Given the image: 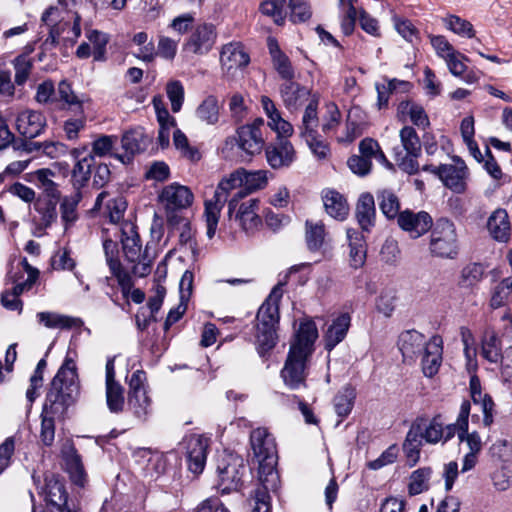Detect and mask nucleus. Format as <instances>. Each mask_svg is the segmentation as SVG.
Here are the masks:
<instances>
[{"label": "nucleus", "instance_id": "nucleus-50", "mask_svg": "<svg viewBox=\"0 0 512 512\" xmlns=\"http://www.w3.org/2000/svg\"><path fill=\"white\" fill-rule=\"evenodd\" d=\"M277 489L278 488H268L260 483V486L254 490L250 500L252 506L251 512H271V497L269 492H275Z\"/></svg>", "mask_w": 512, "mask_h": 512}, {"label": "nucleus", "instance_id": "nucleus-62", "mask_svg": "<svg viewBox=\"0 0 512 512\" xmlns=\"http://www.w3.org/2000/svg\"><path fill=\"white\" fill-rule=\"evenodd\" d=\"M57 91L51 80H46L37 86L35 100L39 104H51L55 106Z\"/></svg>", "mask_w": 512, "mask_h": 512}, {"label": "nucleus", "instance_id": "nucleus-10", "mask_svg": "<svg viewBox=\"0 0 512 512\" xmlns=\"http://www.w3.org/2000/svg\"><path fill=\"white\" fill-rule=\"evenodd\" d=\"M318 102L311 100L306 106L301 125L300 136L305 139L312 153L319 159H325L329 154V147L317 138L319 119L317 115Z\"/></svg>", "mask_w": 512, "mask_h": 512}, {"label": "nucleus", "instance_id": "nucleus-38", "mask_svg": "<svg viewBox=\"0 0 512 512\" xmlns=\"http://www.w3.org/2000/svg\"><path fill=\"white\" fill-rule=\"evenodd\" d=\"M471 404L469 401L465 400L462 402L460 407V412L457 417L456 423L449 424L446 427L443 426L444 437L442 439L443 443H446L451 438L454 437L456 432H458V438L461 442H464V434L468 431V418L470 415Z\"/></svg>", "mask_w": 512, "mask_h": 512}, {"label": "nucleus", "instance_id": "nucleus-25", "mask_svg": "<svg viewBox=\"0 0 512 512\" xmlns=\"http://www.w3.org/2000/svg\"><path fill=\"white\" fill-rule=\"evenodd\" d=\"M442 345V338L438 335L431 337L425 345L422 357V370L426 377H433L437 374L442 363Z\"/></svg>", "mask_w": 512, "mask_h": 512}, {"label": "nucleus", "instance_id": "nucleus-6", "mask_svg": "<svg viewBox=\"0 0 512 512\" xmlns=\"http://www.w3.org/2000/svg\"><path fill=\"white\" fill-rule=\"evenodd\" d=\"M243 168H238L228 176L224 177L218 184L214 195L211 199L205 201L204 216L206 220V234L209 239L213 238L220 217V212L228 201L231 191L243 188Z\"/></svg>", "mask_w": 512, "mask_h": 512}, {"label": "nucleus", "instance_id": "nucleus-19", "mask_svg": "<svg viewBox=\"0 0 512 512\" xmlns=\"http://www.w3.org/2000/svg\"><path fill=\"white\" fill-rule=\"evenodd\" d=\"M259 203L257 198L239 201L230 219L234 218L245 232H254L262 222L258 215Z\"/></svg>", "mask_w": 512, "mask_h": 512}, {"label": "nucleus", "instance_id": "nucleus-16", "mask_svg": "<svg viewBox=\"0 0 512 512\" xmlns=\"http://www.w3.org/2000/svg\"><path fill=\"white\" fill-rule=\"evenodd\" d=\"M47 127L45 115L40 111L26 109L16 118V129L25 139H33L41 135Z\"/></svg>", "mask_w": 512, "mask_h": 512}, {"label": "nucleus", "instance_id": "nucleus-4", "mask_svg": "<svg viewBox=\"0 0 512 512\" xmlns=\"http://www.w3.org/2000/svg\"><path fill=\"white\" fill-rule=\"evenodd\" d=\"M250 445L258 463L260 483L268 488H278L280 479L275 468L278 459L275 438L266 428L259 427L251 432Z\"/></svg>", "mask_w": 512, "mask_h": 512}, {"label": "nucleus", "instance_id": "nucleus-30", "mask_svg": "<svg viewBox=\"0 0 512 512\" xmlns=\"http://www.w3.org/2000/svg\"><path fill=\"white\" fill-rule=\"evenodd\" d=\"M147 144L148 139L141 128L126 131L121 138V146L125 151V155H118L117 158L123 163L125 162V158L130 161L132 156L144 151Z\"/></svg>", "mask_w": 512, "mask_h": 512}, {"label": "nucleus", "instance_id": "nucleus-47", "mask_svg": "<svg viewBox=\"0 0 512 512\" xmlns=\"http://www.w3.org/2000/svg\"><path fill=\"white\" fill-rule=\"evenodd\" d=\"M59 199L38 198L34 203V209L40 214L41 224L47 228L57 219V203Z\"/></svg>", "mask_w": 512, "mask_h": 512}, {"label": "nucleus", "instance_id": "nucleus-48", "mask_svg": "<svg viewBox=\"0 0 512 512\" xmlns=\"http://www.w3.org/2000/svg\"><path fill=\"white\" fill-rule=\"evenodd\" d=\"M58 17L59 8L54 6L49 7L41 17L42 22L50 27L46 41L50 40L52 44L58 43L59 36L61 32H64V26L66 25V23H62V21L57 22Z\"/></svg>", "mask_w": 512, "mask_h": 512}, {"label": "nucleus", "instance_id": "nucleus-7", "mask_svg": "<svg viewBox=\"0 0 512 512\" xmlns=\"http://www.w3.org/2000/svg\"><path fill=\"white\" fill-rule=\"evenodd\" d=\"M429 249L433 256L453 259L458 254V239L454 223L441 218L433 224Z\"/></svg>", "mask_w": 512, "mask_h": 512}, {"label": "nucleus", "instance_id": "nucleus-22", "mask_svg": "<svg viewBox=\"0 0 512 512\" xmlns=\"http://www.w3.org/2000/svg\"><path fill=\"white\" fill-rule=\"evenodd\" d=\"M88 98L82 94L78 95L72 89L67 80H61L57 87L55 108L66 113H81Z\"/></svg>", "mask_w": 512, "mask_h": 512}, {"label": "nucleus", "instance_id": "nucleus-13", "mask_svg": "<svg viewBox=\"0 0 512 512\" xmlns=\"http://www.w3.org/2000/svg\"><path fill=\"white\" fill-rule=\"evenodd\" d=\"M397 224L410 237L416 239L430 231L433 219L426 211L413 212L406 209L399 214Z\"/></svg>", "mask_w": 512, "mask_h": 512}, {"label": "nucleus", "instance_id": "nucleus-32", "mask_svg": "<svg viewBox=\"0 0 512 512\" xmlns=\"http://www.w3.org/2000/svg\"><path fill=\"white\" fill-rule=\"evenodd\" d=\"M356 219L363 231L369 232L375 225L376 209L374 197L370 193L360 195L356 205Z\"/></svg>", "mask_w": 512, "mask_h": 512}, {"label": "nucleus", "instance_id": "nucleus-1", "mask_svg": "<svg viewBox=\"0 0 512 512\" xmlns=\"http://www.w3.org/2000/svg\"><path fill=\"white\" fill-rule=\"evenodd\" d=\"M317 338L318 330L314 321L300 323L281 370V377L288 388L297 390L306 386V364L313 353Z\"/></svg>", "mask_w": 512, "mask_h": 512}, {"label": "nucleus", "instance_id": "nucleus-44", "mask_svg": "<svg viewBox=\"0 0 512 512\" xmlns=\"http://www.w3.org/2000/svg\"><path fill=\"white\" fill-rule=\"evenodd\" d=\"M356 391L353 387L344 386L334 397V409L341 418L347 417L354 406Z\"/></svg>", "mask_w": 512, "mask_h": 512}, {"label": "nucleus", "instance_id": "nucleus-11", "mask_svg": "<svg viewBox=\"0 0 512 512\" xmlns=\"http://www.w3.org/2000/svg\"><path fill=\"white\" fill-rule=\"evenodd\" d=\"M245 472L246 466L241 457L233 454L224 456L217 465L218 488L224 494L237 490Z\"/></svg>", "mask_w": 512, "mask_h": 512}, {"label": "nucleus", "instance_id": "nucleus-39", "mask_svg": "<svg viewBox=\"0 0 512 512\" xmlns=\"http://www.w3.org/2000/svg\"><path fill=\"white\" fill-rule=\"evenodd\" d=\"M36 317L39 323L50 329H71L73 327H81L83 325V321L80 318L61 315L54 312H39Z\"/></svg>", "mask_w": 512, "mask_h": 512}, {"label": "nucleus", "instance_id": "nucleus-59", "mask_svg": "<svg viewBox=\"0 0 512 512\" xmlns=\"http://www.w3.org/2000/svg\"><path fill=\"white\" fill-rule=\"evenodd\" d=\"M13 66L15 69V83L19 86L25 84L33 68L32 60L28 56L22 54L14 59Z\"/></svg>", "mask_w": 512, "mask_h": 512}, {"label": "nucleus", "instance_id": "nucleus-20", "mask_svg": "<svg viewBox=\"0 0 512 512\" xmlns=\"http://www.w3.org/2000/svg\"><path fill=\"white\" fill-rule=\"evenodd\" d=\"M265 154L268 164L273 169L290 166L296 157L292 143L284 138H277L275 143L269 144Z\"/></svg>", "mask_w": 512, "mask_h": 512}, {"label": "nucleus", "instance_id": "nucleus-31", "mask_svg": "<svg viewBox=\"0 0 512 512\" xmlns=\"http://www.w3.org/2000/svg\"><path fill=\"white\" fill-rule=\"evenodd\" d=\"M425 337L416 330H408L399 336L398 346L404 359L413 360L424 351Z\"/></svg>", "mask_w": 512, "mask_h": 512}, {"label": "nucleus", "instance_id": "nucleus-49", "mask_svg": "<svg viewBox=\"0 0 512 512\" xmlns=\"http://www.w3.org/2000/svg\"><path fill=\"white\" fill-rule=\"evenodd\" d=\"M305 226V239L308 249L310 251H318L322 247L324 242V225L321 222H313L307 220Z\"/></svg>", "mask_w": 512, "mask_h": 512}, {"label": "nucleus", "instance_id": "nucleus-15", "mask_svg": "<svg viewBox=\"0 0 512 512\" xmlns=\"http://www.w3.org/2000/svg\"><path fill=\"white\" fill-rule=\"evenodd\" d=\"M243 188L238 190L228 201V216L231 218L238 206V202L256 190L263 189L268 182L267 171L257 170L248 172L243 168Z\"/></svg>", "mask_w": 512, "mask_h": 512}, {"label": "nucleus", "instance_id": "nucleus-58", "mask_svg": "<svg viewBox=\"0 0 512 512\" xmlns=\"http://www.w3.org/2000/svg\"><path fill=\"white\" fill-rule=\"evenodd\" d=\"M485 267L481 263H470L461 271V285L471 287L480 282L484 276Z\"/></svg>", "mask_w": 512, "mask_h": 512}, {"label": "nucleus", "instance_id": "nucleus-55", "mask_svg": "<svg viewBox=\"0 0 512 512\" xmlns=\"http://www.w3.org/2000/svg\"><path fill=\"white\" fill-rule=\"evenodd\" d=\"M88 40L93 45V58L95 61H104L106 54V45L108 44L109 37L107 34L98 31L90 30L86 34Z\"/></svg>", "mask_w": 512, "mask_h": 512}, {"label": "nucleus", "instance_id": "nucleus-24", "mask_svg": "<svg viewBox=\"0 0 512 512\" xmlns=\"http://www.w3.org/2000/svg\"><path fill=\"white\" fill-rule=\"evenodd\" d=\"M45 501L49 512L68 507V493L64 484L54 475L45 478Z\"/></svg>", "mask_w": 512, "mask_h": 512}, {"label": "nucleus", "instance_id": "nucleus-60", "mask_svg": "<svg viewBox=\"0 0 512 512\" xmlns=\"http://www.w3.org/2000/svg\"><path fill=\"white\" fill-rule=\"evenodd\" d=\"M290 19L292 22H305L312 16L310 5L306 0H289Z\"/></svg>", "mask_w": 512, "mask_h": 512}, {"label": "nucleus", "instance_id": "nucleus-14", "mask_svg": "<svg viewBox=\"0 0 512 512\" xmlns=\"http://www.w3.org/2000/svg\"><path fill=\"white\" fill-rule=\"evenodd\" d=\"M193 199L192 191L177 182L165 186L159 194L160 202L169 211L186 209L192 205Z\"/></svg>", "mask_w": 512, "mask_h": 512}, {"label": "nucleus", "instance_id": "nucleus-35", "mask_svg": "<svg viewBox=\"0 0 512 512\" xmlns=\"http://www.w3.org/2000/svg\"><path fill=\"white\" fill-rule=\"evenodd\" d=\"M481 355L490 363H497L503 356L501 340L492 328H486L483 332Z\"/></svg>", "mask_w": 512, "mask_h": 512}, {"label": "nucleus", "instance_id": "nucleus-45", "mask_svg": "<svg viewBox=\"0 0 512 512\" xmlns=\"http://www.w3.org/2000/svg\"><path fill=\"white\" fill-rule=\"evenodd\" d=\"M378 204L381 212L387 219H395L399 217L400 201L398 196L391 190H382L377 195Z\"/></svg>", "mask_w": 512, "mask_h": 512}, {"label": "nucleus", "instance_id": "nucleus-63", "mask_svg": "<svg viewBox=\"0 0 512 512\" xmlns=\"http://www.w3.org/2000/svg\"><path fill=\"white\" fill-rule=\"evenodd\" d=\"M167 96L171 102V109L174 113L181 110L184 100V88L181 82L172 81L167 84L166 87Z\"/></svg>", "mask_w": 512, "mask_h": 512}, {"label": "nucleus", "instance_id": "nucleus-28", "mask_svg": "<svg viewBox=\"0 0 512 512\" xmlns=\"http://www.w3.org/2000/svg\"><path fill=\"white\" fill-rule=\"evenodd\" d=\"M237 143L239 148L249 156L259 154L265 145L262 131L242 126L237 129Z\"/></svg>", "mask_w": 512, "mask_h": 512}, {"label": "nucleus", "instance_id": "nucleus-33", "mask_svg": "<svg viewBox=\"0 0 512 512\" xmlns=\"http://www.w3.org/2000/svg\"><path fill=\"white\" fill-rule=\"evenodd\" d=\"M250 58L239 43H229L223 46L220 62L228 71L243 68L248 65Z\"/></svg>", "mask_w": 512, "mask_h": 512}, {"label": "nucleus", "instance_id": "nucleus-53", "mask_svg": "<svg viewBox=\"0 0 512 512\" xmlns=\"http://www.w3.org/2000/svg\"><path fill=\"white\" fill-rule=\"evenodd\" d=\"M61 417L59 414H46L44 408H42L40 439L45 446L53 444L55 439V419Z\"/></svg>", "mask_w": 512, "mask_h": 512}, {"label": "nucleus", "instance_id": "nucleus-9", "mask_svg": "<svg viewBox=\"0 0 512 512\" xmlns=\"http://www.w3.org/2000/svg\"><path fill=\"white\" fill-rule=\"evenodd\" d=\"M147 377L143 370H136L128 381V409L139 420H145L150 412L151 400L147 395Z\"/></svg>", "mask_w": 512, "mask_h": 512}, {"label": "nucleus", "instance_id": "nucleus-5", "mask_svg": "<svg viewBox=\"0 0 512 512\" xmlns=\"http://www.w3.org/2000/svg\"><path fill=\"white\" fill-rule=\"evenodd\" d=\"M443 437L441 415H435L431 419L417 417L412 422L403 442V451L410 466L418 462L423 444L435 445L441 442Z\"/></svg>", "mask_w": 512, "mask_h": 512}, {"label": "nucleus", "instance_id": "nucleus-12", "mask_svg": "<svg viewBox=\"0 0 512 512\" xmlns=\"http://www.w3.org/2000/svg\"><path fill=\"white\" fill-rule=\"evenodd\" d=\"M105 400L110 413L120 414L125 408V389L116 380L115 356L109 357L105 366Z\"/></svg>", "mask_w": 512, "mask_h": 512}, {"label": "nucleus", "instance_id": "nucleus-51", "mask_svg": "<svg viewBox=\"0 0 512 512\" xmlns=\"http://www.w3.org/2000/svg\"><path fill=\"white\" fill-rule=\"evenodd\" d=\"M443 22L448 30L461 37L473 38L475 36L473 25L457 15H448Z\"/></svg>", "mask_w": 512, "mask_h": 512}, {"label": "nucleus", "instance_id": "nucleus-34", "mask_svg": "<svg viewBox=\"0 0 512 512\" xmlns=\"http://www.w3.org/2000/svg\"><path fill=\"white\" fill-rule=\"evenodd\" d=\"M72 153L77 159L72 171L73 186L75 190H80L90 179L91 169L95 164V159L92 154H87L84 157L79 158L80 152L78 149H74Z\"/></svg>", "mask_w": 512, "mask_h": 512}, {"label": "nucleus", "instance_id": "nucleus-43", "mask_svg": "<svg viewBox=\"0 0 512 512\" xmlns=\"http://www.w3.org/2000/svg\"><path fill=\"white\" fill-rule=\"evenodd\" d=\"M81 200V190H75L72 194L62 198L60 203V213L65 229L73 225L78 219L77 207Z\"/></svg>", "mask_w": 512, "mask_h": 512}, {"label": "nucleus", "instance_id": "nucleus-40", "mask_svg": "<svg viewBox=\"0 0 512 512\" xmlns=\"http://www.w3.org/2000/svg\"><path fill=\"white\" fill-rule=\"evenodd\" d=\"M488 230L497 241H506L509 237L510 223L504 209L495 210L488 219Z\"/></svg>", "mask_w": 512, "mask_h": 512}, {"label": "nucleus", "instance_id": "nucleus-21", "mask_svg": "<svg viewBox=\"0 0 512 512\" xmlns=\"http://www.w3.org/2000/svg\"><path fill=\"white\" fill-rule=\"evenodd\" d=\"M216 37L214 25L208 23L199 24L191 33L186 43V48L194 54H207L215 44Z\"/></svg>", "mask_w": 512, "mask_h": 512}, {"label": "nucleus", "instance_id": "nucleus-46", "mask_svg": "<svg viewBox=\"0 0 512 512\" xmlns=\"http://www.w3.org/2000/svg\"><path fill=\"white\" fill-rule=\"evenodd\" d=\"M52 176H54V173L47 168L39 169L33 173L35 181L45 194L44 198L60 199L61 193L57 184L51 179Z\"/></svg>", "mask_w": 512, "mask_h": 512}, {"label": "nucleus", "instance_id": "nucleus-42", "mask_svg": "<svg viewBox=\"0 0 512 512\" xmlns=\"http://www.w3.org/2000/svg\"><path fill=\"white\" fill-rule=\"evenodd\" d=\"M219 110L217 97L209 95L198 105L195 110V116L206 125H216L220 117Z\"/></svg>", "mask_w": 512, "mask_h": 512}, {"label": "nucleus", "instance_id": "nucleus-23", "mask_svg": "<svg viewBox=\"0 0 512 512\" xmlns=\"http://www.w3.org/2000/svg\"><path fill=\"white\" fill-rule=\"evenodd\" d=\"M186 449L188 469L196 475L202 473L206 464L208 439L192 435L187 440Z\"/></svg>", "mask_w": 512, "mask_h": 512}, {"label": "nucleus", "instance_id": "nucleus-18", "mask_svg": "<svg viewBox=\"0 0 512 512\" xmlns=\"http://www.w3.org/2000/svg\"><path fill=\"white\" fill-rule=\"evenodd\" d=\"M120 241L126 260L129 263H135L142 257V244L137 228L130 221H122L119 228Z\"/></svg>", "mask_w": 512, "mask_h": 512}, {"label": "nucleus", "instance_id": "nucleus-61", "mask_svg": "<svg viewBox=\"0 0 512 512\" xmlns=\"http://www.w3.org/2000/svg\"><path fill=\"white\" fill-rule=\"evenodd\" d=\"M66 465L72 482L80 487H83L86 474L79 455H73L68 458Z\"/></svg>", "mask_w": 512, "mask_h": 512}, {"label": "nucleus", "instance_id": "nucleus-64", "mask_svg": "<svg viewBox=\"0 0 512 512\" xmlns=\"http://www.w3.org/2000/svg\"><path fill=\"white\" fill-rule=\"evenodd\" d=\"M127 201L123 196H118L108 201L107 212L112 224H118L124 216Z\"/></svg>", "mask_w": 512, "mask_h": 512}, {"label": "nucleus", "instance_id": "nucleus-2", "mask_svg": "<svg viewBox=\"0 0 512 512\" xmlns=\"http://www.w3.org/2000/svg\"><path fill=\"white\" fill-rule=\"evenodd\" d=\"M79 392L76 364L72 358L66 357L47 390L43 404L45 413L64 416L77 400Z\"/></svg>", "mask_w": 512, "mask_h": 512}, {"label": "nucleus", "instance_id": "nucleus-3", "mask_svg": "<svg viewBox=\"0 0 512 512\" xmlns=\"http://www.w3.org/2000/svg\"><path fill=\"white\" fill-rule=\"evenodd\" d=\"M283 283H278L258 309L255 325V344L261 357H265L277 344L279 303L283 296Z\"/></svg>", "mask_w": 512, "mask_h": 512}, {"label": "nucleus", "instance_id": "nucleus-56", "mask_svg": "<svg viewBox=\"0 0 512 512\" xmlns=\"http://www.w3.org/2000/svg\"><path fill=\"white\" fill-rule=\"evenodd\" d=\"M512 292V275L504 278L494 289L490 299V306L493 309L500 308L505 305L508 297Z\"/></svg>", "mask_w": 512, "mask_h": 512}, {"label": "nucleus", "instance_id": "nucleus-36", "mask_svg": "<svg viewBox=\"0 0 512 512\" xmlns=\"http://www.w3.org/2000/svg\"><path fill=\"white\" fill-rule=\"evenodd\" d=\"M347 238L350 247V265L355 269L361 268L366 261V243L364 237L360 232L354 229H348Z\"/></svg>", "mask_w": 512, "mask_h": 512}, {"label": "nucleus", "instance_id": "nucleus-37", "mask_svg": "<svg viewBox=\"0 0 512 512\" xmlns=\"http://www.w3.org/2000/svg\"><path fill=\"white\" fill-rule=\"evenodd\" d=\"M323 202L326 212L336 220L346 219L349 206L342 194L335 190H328L323 195Z\"/></svg>", "mask_w": 512, "mask_h": 512}, {"label": "nucleus", "instance_id": "nucleus-17", "mask_svg": "<svg viewBox=\"0 0 512 512\" xmlns=\"http://www.w3.org/2000/svg\"><path fill=\"white\" fill-rule=\"evenodd\" d=\"M455 161V165H440L435 171V174L441 179L447 188L456 193H461L465 190V179L468 173L467 166L459 158H455Z\"/></svg>", "mask_w": 512, "mask_h": 512}, {"label": "nucleus", "instance_id": "nucleus-54", "mask_svg": "<svg viewBox=\"0 0 512 512\" xmlns=\"http://www.w3.org/2000/svg\"><path fill=\"white\" fill-rule=\"evenodd\" d=\"M431 474L432 470L428 467L415 470L410 477L409 493L411 495H418L427 490Z\"/></svg>", "mask_w": 512, "mask_h": 512}, {"label": "nucleus", "instance_id": "nucleus-52", "mask_svg": "<svg viewBox=\"0 0 512 512\" xmlns=\"http://www.w3.org/2000/svg\"><path fill=\"white\" fill-rule=\"evenodd\" d=\"M71 117H68L63 124V131L68 140H76L79 136V132L86 126L87 116L85 110H81V113H69Z\"/></svg>", "mask_w": 512, "mask_h": 512}, {"label": "nucleus", "instance_id": "nucleus-26", "mask_svg": "<svg viewBox=\"0 0 512 512\" xmlns=\"http://www.w3.org/2000/svg\"><path fill=\"white\" fill-rule=\"evenodd\" d=\"M351 326V316L349 313H341L334 318L328 326L325 335V349L332 351L340 342H342Z\"/></svg>", "mask_w": 512, "mask_h": 512}, {"label": "nucleus", "instance_id": "nucleus-27", "mask_svg": "<svg viewBox=\"0 0 512 512\" xmlns=\"http://www.w3.org/2000/svg\"><path fill=\"white\" fill-rule=\"evenodd\" d=\"M280 95L287 109L296 110L309 99L310 90L297 82L288 80L281 84Z\"/></svg>", "mask_w": 512, "mask_h": 512}, {"label": "nucleus", "instance_id": "nucleus-29", "mask_svg": "<svg viewBox=\"0 0 512 512\" xmlns=\"http://www.w3.org/2000/svg\"><path fill=\"white\" fill-rule=\"evenodd\" d=\"M469 387L473 403L481 407L484 426H491L494 421V402L491 396L486 393H482L480 380L477 376H472L470 378Z\"/></svg>", "mask_w": 512, "mask_h": 512}, {"label": "nucleus", "instance_id": "nucleus-57", "mask_svg": "<svg viewBox=\"0 0 512 512\" xmlns=\"http://www.w3.org/2000/svg\"><path fill=\"white\" fill-rule=\"evenodd\" d=\"M285 0H265L260 4L262 14L269 16L277 25H283L285 13L283 11Z\"/></svg>", "mask_w": 512, "mask_h": 512}, {"label": "nucleus", "instance_id": "nucleus-8", "mask_svg": "<svg viewBox=\"0 0 512 512\" xmlns=\"http://www.w3.org/2000/svg\"><path fill=\"white\" fill-rule=\"evenodd\" d=\"M403 150L394 148V159L398 167L410 175L419 170L417 158L421 155V142L416 130L411 126H404L399 133Z\"/></svg>", "mask_w": 512, "mask_h": 512}, {"label": "nucleus", "instance_id": "nucleus-41", "mask_svg": "<svg viewBox=\"0 0 512 512\" xmlns=\"http://www.w3.org/2000/svg\"><path fill=\"white\" fill-rule=\"evenodd\" d=\"M103 250L106 263L111 271V274L117 278L118 282L123 284L126 276L124 275L122 264L119 260V249L117 242L110 238H105L103 240Z\"/></svg>", "mask_w": 512, "mask_h": 512}]
</instances>
